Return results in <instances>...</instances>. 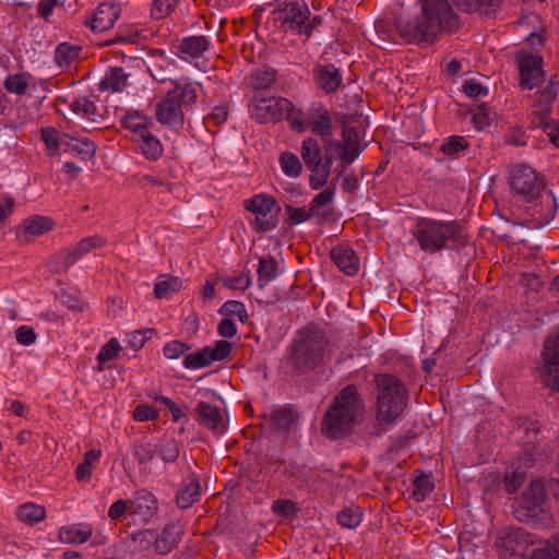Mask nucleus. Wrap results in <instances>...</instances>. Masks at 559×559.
<instances>
[{"instance_id":"1","label":"nucleus","mask_w":559,"mask_h":559,"mask_svg":"<svg viewBox=\"0 0 559 559\" xmlns=\"http://www.w3.org/2000/svg\"><path fill=\"white\" fill-rule=\"evenodd\" d=\"M509 185L514 197L533 203L530 207L533 227L542 228L555 217V198L544 193V178L528 165H516L509 174Z\"/></svg>"},{"instance_id":"2","label":"nucleus","mask_w":559,"mask_h":559,"mask_svg":"<svg viewBox=\"0 0 559 559\" xmlns=\"http://www.w3.org/2000/svg\"><path fill=\"white\" fill-rule=\"evenodd\" d=\"M501 559H559V538L531 549L535 538L522 528H507L497 539Z\"/></svg>"},{"instance_id":"3","label":"nucleus","mask_w":559,"mask_h":559,"mask_svg":"<svg viewBox=\"0 0 559 559\" xmlns=\"http://www.w3.org/2000/svg\"><path fill=\"white\" fill-rule=\"evenodd\" d=\"M453 19L448 0H423L421 15L403 22L401 32L409 41H431L438 29Z\"/></svg>"},{"instance_id":"4","label":"nucleus","mask_w":559,"mask_h":559,"mask_svg":"<svg viewBox=\"0 0 559 559\" xmlns=\"http://www.w3.org/2000/svg\"><path fill=\"white\" fill-rule=\"evenodd\" d=\"M361 401L354 386L343 389L325 414L323 430L336 438L347 433L360 415Z\"/></svg>"},{"instance_id":"5","label":"nucleus","mask_w":559,"mask_h":559,"mask_svg":"<svg viewBox=\"0 0 559 559\" xmlns=\"http://www.w3.org/2000/svg\"><path fill=\"white\" fill-rule=\"evenodd\" d=\"M378 420L388 424L396 419L406 406L403 384L392 376L378 377Z\"/></svg>"},{"instance_id":"6","label":"nucleus","mask_w":559,"mask_h":559,"mask_svg":"<svg viewBox=\"0 0 559 559\" xmlns=\"http://www.w3.org/2000/svg\"><path fill=\"white\" fill-rule=\"evenodd\" d=\"M456 234L457 225L454 222L427 218L420 219L414 231L420 248L428 253L442 250Z\"/></svg>"},{"instance_id":"7","label":"nucleus","mask_w":559,"mask_h":559,"mask_svg":"<svg viewBox=\"0 0 559 559\" xmlns=\"http://www.w3.org/2000/svg\"><path fill=\"white\" fill-rule=\"evenodd\" d=\"M546 490L544 481L533 480L523 493L518 518L521 521L532 522L535 525L547 527L551 523V516L545 509Z\"/></svg>"},{"instance_id":"8","label":"nucleus","mask_w":559,"mask_h":559,"mask_svg":"<svg viewBox=\"0 0 559 559\" xmlns=\"http://www.w3.org/2000/svg\"><path fill=\"white\" fill-rule=\"evenodd\" d=\"M246 209L254 215L257 230L266 231L277 226L281 207L273 197L257 194L246 202Z\"/></svg>"},{"instance_id":"9","label":"nucleus","mask_w":559,"mask_h":559,"mask_svg":"<svg viewBox=\"0 0 559 559\" xmlns=\"http://www.w3.org/2000/svg\"><path fill=\"white\" fill-rule=\"evenodd\" d=\"M292 126L298 132L311 130L325 139L331 135L332 121L329 110L321 104H314L305 112H299L294 117Z\"/></svg>"},{"instance_id":"10","label":"nucleus","mask_w":559,"mask_h":559,"mask_svg":"<svg viewBox=\"0 0 559 559\" xmlns=\"http://www.w3.org/2000/svg\"><path fill=\"white\" fill-rule=\"evenodd\" d=\"M292 111V102L276 96L255 97L250 108L252 118L261 123L282 120Z\"/></svg>"},{"instance_id":"11","label":"nucleus","mask_w":559,"mask_h":559,"mask_svg":"<svg viewBox=\"0 0 559 559\" xmlns=\"http://www.w3.org/2000/svg\"><path fill=\"white\" fill-rule=\"evenodd\" d=\"M309 14L304 0H276L275 19L294 32H306Z\"/></svg>"},{"instance_id":"12","label":"nucleus","mask_w":559,"mask_h":559,"mask_svg":"<svg viewBox=\"0 0 559 559\" xmlns=\"http://www.w3.org/2000/svg\"><path fill=\"white\" fill-rule=\"evenodd\" d=\"M230 352L231 344L229 342L216 341L200 350L186 355L182 364L187 369H201L227 358Z\"/></svg>"},{"instance_id":"13","label":"nucleus","mask_w":559,"mask_h":559,"mask_svg":"<svg viewBox=\"0 0 559 559\" xmlns=\"http://www.w3.org/2000/svg\"><path fill=\"white\" fill-rule=\"evenodd\" d=\"M106 239L99 235H94L81 239L75 246L63 249L55 255L57 271H67L76 261L94 249L102 248L106 245Z\"/></svg>"},{"instance_id":"14","label":"nucleus","mask_w":559,"mask_h":559,"mask_svg":"<svg viewBox=\"0 0 559 559\" xmlns=\"http://www.w3.org/2000/svg\"><path fill=\"white\" fill-rule=\"evenodd\" d=\"M518 61L521 74V86L526 90L536 87L544 78L543 58L524 50L519 51Z\"/></svg>"},{"instance_id":"15","label":"nucleus","mask_w":559,"mask_h":559,"mask_svg":"<svg viewBox=\"0 0 559 559\" xmlns=\"http://www.w3.org/2000/svg\"><path fill=\"white\" fill-rule=\"evenodd\" d=\"M542 373L545 383L559 391V335L547 338L545 343Z\"/></svg>"},{"instance_id":"16","label":"nucleus","mask_w":559,"mask_h":559,"mask_svg":"<svg viewBox=\"0 0 559 559\" xmlns=\"http://www.w3.org/2000/svg\"><path fill=\"white\" fill-rule=\"evenodd\" d=\"M334 146L338 157L346 164H352L362 151L358 133L352 127L344 128L342 142L331 143L330 147Z\"/></svg>"},{"instance_id":"17","label":"nucleus","mask_w":559,"mask_h":559,"mask_svg":"<svg viewBox=\"0 0 559 559\" xmlns=\"http://www.w3.org/2000/svg\"><path fill=\"white\" fill-rule=\"evenodd\" d=\"M121 13V7L117 3H100L91 16L88 25L95 32H105L110 29Z\"/></svg>"},{"instance_id":"18","label":"nucleus","mask_w":559,"mask_h":559,"mask_svg":"<svg viewBox=\"0 0 559 559\" xmlns=\"http://www.w3.org/2000/svg\"><path fill=\"white\" fill-rule=\"evenodd\" d=\"M133 540L139 542L143 548L154 544L155 550L159 554L170 552L175 544V537L168 532V527L160 536L153 530L138 532L133 535Z\"/></svg>"},{"instance_id":"19","label":"nucleus","mask_w":559,"mask_h":559,"mask_svg":"<svg viewBox=\"0 0 559 559\" xmlns=\"http://www.w3.org/2000/svg\"><path fill=\"white\" fill-rule=\"evenodd\" d=\"M209 47L210 43L205 36H190L182 40L179 57L199 67Z\"/></svg>"},{"instance_id":"20","label":"nucleus","mask_w":559,"mask_h":559,"mask_svg":"<svg viewBox=\"0 0 559 559\" xmlns=\"http://www.w3.org/2000/svg\"><path fill=\"white\" fill-rule=\"evenodd\" d=\"M130 501V515H136L147 522L157 512V500L147 490H139Z\"/></svg>"},{"instance_id":"21","label":"nucleus","mask_w":559,"mask_h":559,"mask_svg":"<svg viewBox=\"0 0 559 559\" xmlns=\"http://www.w3.org/2000/svg\"><path fill=\"white\" fill-rule=\"evenodd\" d=\"M55 227L52 218L47 216L34 215L23 221L17 229V236L27 239L28 236L37 237L44 235Z\"/></svg>"},{"instance_id":"22","label":"nucleus","mask_w":559,"mask_h":559,"mask_svg":"<svg viewBox=\"0 0 559 559\" xmlns=\"http://www.w3.org/2000/svg\"><path fill=\"white\" fill-rule=\"evenodd\" d=\"M73 114L91 122H98L103 118L99 106L96 104L95 97L80 96L73 98L69 104Z\"/></svg>"},{"instance_id":"23","label":"nucleus","mask_w":559,"mask_h":559,"mask_svg":"<svg viewBox=\"0 0 559 559\" xmlns=\"http://www.w3.org/2000/svg\"><path fill=\"white\" fill-rule=\"evenodd\" d=\"M331 258L338 269L347 275L357 273L359 262L353 249L346 246H337L332 249Z\"/></svg>"},{"instance_id":"24","label":"nucleus","mask_w":559,"mask_h":559,"mask_svg":"<svg viewBox=\"0 0 559 559\" xmlns=\"http://www.w3.org/2000/svg\"><path fill=\"white\" fill-rule=\"evenodd\" d=\"M558 80L551 78L547 86L539 93L536 104L534 105V114L542 118L550 112L551 106L558 95Z\"/></svg>"},{"instance_id":"25","label":"nucleus","mask_w":559,"mask_h":559,"mask_svg":"<svg viewBox=\"0 0 559 559\" xmlns=\"http://www.w3.org/2000/svg\"><path fill=\"white\" fill-rule=\"evenodd\" d=\"M129 75L120 67L110 68L99 82V90L111 93L122 92L128 83Z\"/></svg>"},{"instance_id":"26","label":"nucleus","mask_w":559,"mask_h":559,"mask_svg":"<svg viewBox=\"0 0 559 559\" xmlns=\"http://www.w3.org/2000/svg\"><path fill=\"white\" fill-rule=\"evenodd\" d=\"M93 535V528L88 524H74L63 526L59 531V539L66 544H83Z\"/></svg>"},{"instance_id":"27","label":"nucleus","mask_w":559,"mask_h":559,"mask_svg":"<svg viewBox=\"0 0 559 559\" xmlns=\"http://www.w3.org/2000/svg\"><path fill=\"white\" fill-rule=\"evenodd\" d=\"M318 85L325 92H334L342 83V75L334 66H322L316 71Z\"/></svg>"},{"instance_id":"28","label":"nucleus","mask_w":559,"mask_h":559,"mask_svg":"<svg viewBox=\"0 0 559 559\" xmlns=\"http://www.w3.org/2000/svg\"><path fill=\"white\" fill-rule=\"evenodd\" d=\"M199 413L202 423L215 433H223L226 430L225 418L216 407L203 404Z\"/></svg>"},{"instance_id":"29","label":"nucleus","mask_w":559,"mask_h":559,"mask_svg":"<svg viewBox=\"0 0 559 559\" xmlns=\"http://www.w3.org/2000/svg\"><path fill=\"white\" fill-rule=\"evenodd\" d=\"M199 495V483L197 480V477L193 474H191L183 481L180 493L177 495V507L188 508L198 499Z\"/></svg>"},{"instance_id":"30","label":"nucleus","mask_w":559,"mask_h":559,"mask_svg":"<svg viewBox=\"0 0 559 559\" xmlns=\"http://www.w3.org/2000/svg\"><path fill=\"white\" fill-rule=\"evenodd\" d=\"M134 141L139 144L143 155L147 159H157L163 153L159 140L150 131H141V135Z\"/></svg>"},{"instance_id":"31","label":"nucleus","mask_w":559,"mask_h":559,"mask_svg":"<svg viewBox=\"0 0 559 559\" xmlns=\"http://www.w3.org/2000/svg\"><path fill=\"white\" fill-rule=\"evenodd\" d=\"M156 119L162 124H171L175 121V92H167L166 98L156 105Z\"/></svg>"},{"instance_id":"32","label":"nucleus","mask_w":559,"mask_h":559,"mask_svg":"<svg viewBox=\"0 0 559 559\" xmlns=\"http://www.w3.org/2000/svg\"><path fill=\"white\" fill-rule=\"evenodd\" d=\"M498 122V115L487 107H479L473 115V124L477 131L490 132Z\"/></svg>"},{"instance_id":"33","label":"nucleus","mask_w":559,"mask_h":559,"mask_svg":"<svg viewBox=\"0 0 559 559\" xmlns=\"http://www.w3.org/2000/svg\"><path fill=\"white\" fill-rule=\"evenodd\" d=\"M278 163L284 175L297 178L302 173V164L297 155L284 152L280 155Z\"/></svg>"},{"instance_id":"34","label":"nucleus","mask_w":559,"mask_h":559,"mask_svg":"<svg viewBox=\"0 0 559 559\" xmlns=\"http://www.w3.org/2000/svg\"><path fill=\"white\" fill-rule=\"evenodd\" d=\"M311 170L309 185L312 189L318 190L325 185L330 177L331 160L321 162L311 166H308Z\"/></svg>"},{"instance_id":"35","label":"nucleus","mask_w":559,"mask_h":559,"mask_svg":"<svg viewBox=\"0 0 559 559\" xmlns=\"http://www.w3.org/2000/svg\"><path fill=\"white\" fill-rule=\"evenodd\" d=\"M29 86V76L25 73L10 74L3 81V87L8 93L22 96Z\"/></svg>"},{"instance_id":"36","label":"nucleus","mask_w":559,"mask_h":559,"mask_svg":"<svg viewBox=\"0 0 559 559\" xmlns=\"http://www.w3.org/2000/svg\"><path fill=\"white\" fill-rule=\"evenodd\" d=\"M334 192L326 189L313 198L310 210L314 217L322 218L329 214L330 203L332 202Z\"/></svg>"},{"instance_id":"37","label":"nucleus","mask_w":559,"mask_h":559,"mask_svg":"<svg viewBox=\"0 0 559 559\" xmlns=\"http://www.w3.org/2000/svg\"><path fill=\"white\" fill-rule=\"evenodd\" d=\"M301 157L307 167L323 162L317 140L313 138H307L304 140L301 144Z\"/></svg>"},{"instance_id":"38","label":"nucleus","mask_w":559,"mask_h":559,"mask_svg":"<svg viewBox=\"0 0 559 559\" xmlns=\"http://www.w3.org/2000/svg\"><path fill=\"white\" fill-rule=\"evenodd\" d=\"M81 48L67 43L60 44L55 53V60L59 67H69L80 56Z\"/></svg>"},{"instance_id":"39","label":"nucleus","mask_w":559,"mask_h":559,"mask_svg":"<svg viewBox=\"0 0 559 559\" xmlns=\"http://www.w3.org/2000/svg\"><path fill=\"white\" fill-rule=\"evenodd\" d=\"M46 511L44 507L35 503H25L19 509V518L23 522L34 523L44 520Z\"/></svg>"},{"instance_id":"40","label":"nucleus","mask_w":559,"mask_h":559,"mask_svg":"<svg viewBox=\"0 0 559 559\" xmlns=\"http://www.w3.org/2000/svg\"><path fill=\"white\" fill-rule=\"evenodd\" d=\"M259 281L267 284L277 276L276 262L272 258H262L259 262Z\"/></svg>"},{"instance_id":"41","label":"nucleus","mask_w":559,"mask_h":559,"mask_svg":"<svg viewBox=\"0 0 559 559\" xmlns=\"http://www.w3.org/2000/svg\"><path fill=\"white\" fill-rule=\"evenodd\" d=\"M338 523L346 528H356L362 521V512L359 509H345L337 515Z\"/></svg>"},{"instance_id":"42","label":"nucleus","mask_w":559,"mask_h":559,"mask_svg":"<svg viewBox=\"0 0 559 559\" xmlns=\"http://www.w3.org/2000/svg\"><path fill=\"white\" fill-rule=\"evenodd\" d=\"M70 151L78 156H81L83 159L92 158L95 155L96 146L90 140H72L71 143L68 144Z\"/></svg>"},{"instance_id":"43","label":"nucleus","mask_w":559,"mask_h":559,"mask_svg":"<svg viewBox=\"0 0 559 559\" xmlns=\"http://www.w3.org/2000/svg\"><path fill=\"white\" fill-rule=\"evenodd\" d=\"M143 120L144 119L140 114L134 112L126 115L121 122L126 129L133 132V139L135 140L141 135V131H148Z\"/></svg>"},{"instance_id":"44","label":"nucleus","mask_w":559,"mask_h":559,"mask_svg":"<svg viewBox=\"0 0 559 559\" xmlns=\"http://www.w3.org/2000/svg\"><path fill=\"white\" fill-rule=\"evenodd\" d=\"M67 135L59 136V133L53 128H43L41 129V140L44 141L46 147L52 152L56 153L60 145L64 143V139Z\"/></svg>"},{"instance_id":"45","label":"nucleus","mask_w":559,"mask_h":559,"mask_svg":"<svg viewBox=\"0 0 559 559\" xmlns=\"http://www.w3.org/2000/svg\"><path fill=\"white\" fill-rule=\"evenodd\" d=\"M221 313L226 317L238 319L240 322H243L247 319L245 305L237 300L226 301L221 308Z\"/></svg>"},{"instance_id":"46","label":"nucleus","mask_w":559,"mask_h":559,"mask_svg":"<svg viewBox=\"0 0 559 559\" xmlns=\"http://www.w3.org/2000/svg\"><path fill=\"white\" fill-rule=\"evenodd\" d=\"M198 84L193 82H182L177 84V99L181 103L189 105L197 98Z\"/></svg>"},{"instance_id":"47","label":"nucleus","mask_w":559,"mask_h":559,"mask_svg":"<svg viewBox=\"0 0 559 559\" xmlns=\"http://www.w3.org/2000/svg\"><path fill=\"white\" fill-rule=\"evenodd\" d=\"M468 146V141L461 135H452L442 144L441 151L445 155H455Z\"/></svg>"},{"instance_id":"48","label":"nucleus","mask_w":559,"mask_h":559,"mask_svg":"<svg viewBox=\"0 0 559 559\" xmlns=\"http://www.w3.org/2000/svg\"><path fill=\"white\" fill-rule=\"evenodd\" d=\"M121 350V346L116 338L109 340L97 354V361L103 365L107 361L115 359L119 352Z\"/></svg>"},{"instance_id":"49","label":"nucleus","mask_w":559,"mask_h":559,"mask_svg":"<svg viewBox=\"0 0 559 559\" xmlns=\"http://www.w3.org/2000/svg\"><path fill=\"white\" fill-rule=\"evenodd\" d=\"M462 90L468 97H484L488 94V88L474 78L465 80Z\"/></svg>"},{"instance_id":"50","label":"nucleus","mask_w":559,"mask_h":559,"mask_svg":"<svg viewBox=\"0 0 559 559\" xmlns=\"http://www.w3.org/2000/svg\"><path fill=\"white\" fill-rule=\"evenodd\" d=\"M285 211L288 216V221L294 225H299L309 218L314 217L311 210H307L306 207H295L287 205Z\"/></svg>"},{"instance_id":"51","label":"nucleus","mask_w":559,"mask_h":559,"mask_svg":"<svg viewBox=\"0 0 559 559\" xmlns=\"http://www.w3.org/2000/svg\"><path fill=\"white\" fill-rule=\"evenodd\" d=\"M414 486H415V489H414L413 495L417 501L424 500L425 497L429 493V491L431 489V484H430L429 477L424 474H419L415 477Z\"/></svg>"},{"instance_id":"52","label":"nucleus","mask_w":559,"mask_h":559,"mask_svg":"<svg viewBox=\"0 0 559 559\" xmlns=\"http://www.w3.org/2000/svg\"><path fill=\"white\" fill-rule=\"evenodd\" d=\"M295 419L294 412L290 408H281L274 412L273 421L277 429L288 428Z\"/></svg>"},{"instance_id":"53","label":"nucleus","mask_w":559,"mask_h":559,"mask_svg":"<svg viewBox=\"0 0 559 559\" xmlns=\"http://www.w3.org/2000/svg\"><path fill=\"white\" fill-rule=\"evenodd\" d=\"M130 514V501L118 499L108 509V518L112 521L119 520L123 514Z\"/></svg>"},{"instance_id":"54","label":"nucleus","mask_w":559,"mask_h":559,"mask_svg":"<svg viewBox=\"0 0 559 559\" xmlns=\"http://www.w3.org/2000/svg\"><path fill=\"white\" fill-rule=\"evenodd\" d=\"M15 338L19 344L29 346L36 342L37 335L33 328L22 325L15 331Z\"/></svg>"},{"instance_id":"55","label":"nucleus","mask_w":559,"mask_h":559,"mask_svg":"<svg viewBox=\"0 0 559 559\" xmlns=\"http://www.w3.org/2000/svg\"><path fill=\"white\" fill-rule=\"evenodd\" d=\"M173 287V280L170 275H160L154 287L156 298L169 297Z\"/></svg>"},{"instance_id":"56","label":"nucleus","mask_w":559,"mask_h":559,"mask_svg":"<svg viewBox=\"0 0 559 559\" xmlns=\"http://www.w3.org/2000/svg\"><path fill=\"white\" fill-rule=\"evenodd\" d=\"M134 456L141 463H147L154 456V447L151 443H139L134 448Z\"/></svg>"},{"instance_id":"57","label":"nucleus","mask_w":559,"mask_h":559,"mask_svg":"<svg viewBox=\"0 0 559 559\" xmlns=\"http://www.w3.org/2000/svg\"><path fill=\"white\" fill-rule=\"evenodd\" d=\"M133 418L138 421L157 418V411L148 405H138L133 411Z\"/></svg>"},{"instance_id":"58","label":"nucleus","mask_w":559,"mask_h":559,"mask_svg":"<svg viewBox=\"0 0 559 559\" xmlns=\"http://www.w3.org/2000/svg\"><path fill=\"white\" fill-rule=\"evenodd\" d=\"M171 9V0H154L152 8V16L154 19H163L169 14Z\"/></svg>"},{"instance_id":"59","label":"nucleus","mask_w":559,"mask_h":559,"mask_svg":"<svg viewBox=\"0 0 559 559\" xmlns=\"http://www.w3.org/2000/svg\"><path fill=\"white\" fill-rule=\"evenodd\" d=\"M224 284L230 288L243 290L250 285V276L247 273L239 276H229L225 280Z\"/></svg>"},{"instance_id":"60","label":"nucleus","mask_w":559,"mask_h":559,"mask_svg":"<svg viewBox=\"0 0 559 559\" xmlns=\"http://www.w3.org/2000/svg\"><path fill=\"white\" fill-rule=\"evenodd\" d=\"M138 37V29L134 27H128L126 31H119L114 39V43H135Z\"/></svg>"},{"instance_id":"61","label":"nucleus","mask_w":559,"mask_h":559,"mask_svg":"<svg viewBox=\"0 0 559 559\" xmlns=\"http://www.w3.org/2000/svg\"><path fill=\"white\" fill-rule=\"evenodd\" d=\"M218 333L223 337H233L237 333V328L230 318H225L218 324Z\"/></svg>"},{"instance_id":"62","label":"nucleus","mask_w":559,"mask_h":559,"mask_svg":"<svg viewBox=\"0 0 559 559\" xmlns=\"http://www.w3.org/2000/svg\"><path fill=\"white\" fill-rule=\"evenodd\" d=\"M272 509L275 513L288 518L295 512V504L292 501H276Z\"/></svg>"},{"instance_id":"63","label":"nucleus","mask_w":559,"mask_h":559,"mask_svg":"<svg viewBox=\"0 0 559 559\" xmlns=\"http://www.w3.org/2000/svg\"><path fill=\"white\" fill-rule=\"evenodd\" d=\"M93 472V465L87 462H81L75 469V477L79 481H88Z\"/></svg>"},{"instance_id":"64","label":"nucleus","mask_w":559,"mask_h":559,"mask_svg":"<svg viewBox=\"0 0 559 559\" xmlns=\"http://www.w3.org/2000/svg\"><path fill=\"white\" fill-rule=\"evenodd\" d=\"M199 330V320L198 317L193 313L189 314L182 324V332L187 335H194Z\"/></svg>"}]
</instances>
